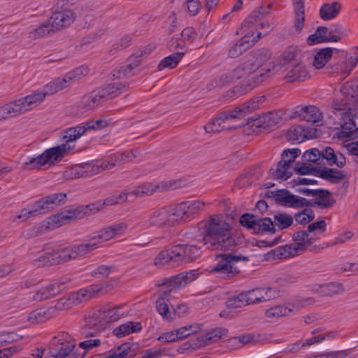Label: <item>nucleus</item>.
Wrapping results in <instances>:
<instances>
[{"instance_id": "30", "label": "nucleus", "mask_w": 358, "mask_h": 358, "mask_svg": "<svg viewBox=\"0 0 358 358\" xmlns=\"http://www.w3.org/2000/svg\"><path fill=\"white\" fill-rule=\"evenodd\" d=\"M296 113L303 120L310 122H318L322 118V113L314 106H299Z\"/></svg>"}, {"instance_id": "7", "label": "nucleus", "mask_w": 358, "mask_h": 358, "mask_svg": "<svg viewBox=\"0 0 358 358\" xmlns=\"http://www.w3.org/2000/svg\"><path fill=\"white\" fill-rule=\"evenodd\" d=\"M271 289H255L241 293L238 296L230 299L227 306L231 308H239L249 304L259 303L268 300V292Z\"/></svg>"}, {"instance_id": "4", "label": "nucleus", "mask_w": 358, "mask_h": 358, "mask_svg": "<svg viewBox=\"0 0 358 358\" xmlns=\"http://www.w3.org/2000/svg\"><path fill=\"white\" fill-rule=\"evenodd\" d=\"M259 63L256 64L254 57L249 58L245 62L237 66L232 71L220 76L215 80L216 87H222L238 79L250 77L248 84L245 86V91L250 90L261 83L264 81L268 76L278 71L280 65H271L264 71V69L251 75L258 69Z\"/></svg>"}, {"instance_id": "11", "label": "nucleus", "mask_w": 358, "mask_h": 358, "mask_svg": "<svg viewBox=\"0 0 358 358\" xmlns=\"http://www.w3.org/2000/svg\"><path fill=\"white\" fill-rule=\"evenodd\" d=\"M205 207V203L200 200H189L172 206L173 219L176 222L189 219L201 212Z\"/></svg>"}, {"instance_id": "43", "label": "nucleus", "mask_w": 358, "mask_h": 358, "mask_svg": "<svg viewBox=\"0 0 358 358\" xmlns=\"http://www.w3.org/2000/svg\"><path fill=\"white\" fill-rule=\"evenodd\" d=\"M227 334V330L224 328H217L213 329L201 337V345H209L212 343L217 342Z\"/></svg>"}, {"instance_id": "34", "label": "nucleus", "mask_w": 358, "mask_h": 358, "mask_svg": "<svg viewBox=\"0 0 358 358\" xmlns=\"http://www.w3.org/2000/svg\"><path fill=\"white\" fill-rule=\"evenodd\" d=\"M142 325L138 322H128L113 329V334L118 338L126 336L130 334L138 332Z\"/></svg>"}, {"instance_id": "20", "label": "nucleus", "mask_w": 358, "mask_h": 358, "mask_svg": "<svg viewBox=\"0 0 358 358\" xmlns=\"http://www.w3.org/2000/svg\"><path fill=\"white\" fill-rule=\"evenodd\" d=\"M76 219L74 210H71L48 217L43 221V226L46 229L52 230Z\"/></svg>"}, {"instance_id": "3", "label": "nucleus", "mask_w": 358, "mask_h": 358, "mask_svg": "<svg viewBox=\"0 0 358 358\" xmlns=\"http://www.w3.org/2000/svg\"><path fill=\"white\" fill-rule=\"evenodd\" d=\"M341 96L333 103V108L342 112L346 121L341 126L339 136L342 138H356L358 137V126L351 117L350 110L358 107V84L345 83L341 90Z\"/></svg>"}, {"instance_id": "47", "label": "nucleus", "mask_w": 358, "mask_h": 358, "mask_svg": "<svg viewBox=\"0 0 358 358\" xmlns=\"http://www.w3.org/2000/svg\"><path fill=\"white\" fill-rule=\"evenodd\" d=\"M296 20L294 26V30L296 34H299L301 31L304 26V9L303 4L301 2V0H296V4H294Z\"/></svg>"}, {"instance_id": "27", "label": "nucleus", "mask_w": 358, "mask_h": 358, "mask_svg": "<svg viewBox=\"0 0 358 358\" xmlns=\"http://www.w3.org/2000/svg\"><path fill=\"white\" fill-rule=\"evenodd\" d=\"M43 88L35 91L34 92L25 96L20 97L25 112H28L41 104L46 96Z\"/></svg>"}, {"instance_id": "56", "label": "nucleus", "mask_w": 358, "mask_h": 358, "mask_svg": "<svg viewBox=\"0 0 358 358\" xmlns=\"http://www.w3.org/2000/svg\"><path fill=\"white\" fill-rule=\"evenodd\" d=\"M52 312V308L49 310H36L29 315L28 320L31 322H43L50 318Z\"/></svg>"}, {"instance_id": "39", "label": "nucleus", "mask_w": 358, "mask_h": 358, "mask_svg": "<svg viewBox=\"0 0 358 358\" xmlns=\"http://www.w3.org/2000/svg\"><path fill=\"white\" fill-rule=\"evenodd\" d=\"M61 291V288L57 284H50L40 289L34 296L36 301L45 300L55 296Z\"/></svg>"}, {"instance_id": "16", "label": "nucleus", "mask_w": 358, "mask_h": 358, "mask_svg": "<svg viewBox=\"0 0 358 358\" xmlns=\"http://www.w3.org/2000/svg\"><path fill=\"white\" fill-rule=\"evenodd\" d=\"M273 198L278 203L292 208L303 207L308 203L306 199L294 195L286 189L275 191L273 193Z\"/></svg>"}, {"instance_id": "12", "label": "nucleus", "mask_w": 358, "mask_h": 358, "mask_svg": "<svg viewBox=\"0 0 358 358\" xmlns=\"http://www.w3.org/2000/svg\"><path fill=\"white\" fill-rule=\"evenodd\" d=\"M176 188L175 181H159L155 182H146L137 187L135 189L129 191L130 196H149L155 192L168 191Z\"/></svg>"}, {"instance_id": "42", "label": "nucleus", "mask_w": 358, "mask_h": 358, "mask_svg": "<svg viewBox=\"0 0 358 358\" xmlns=\"http://www.w3.org/2000/svg\"><path fill=\"white\" fill-rule=\"evenodd\" d=\"M334 50V49L331 48H326L320 50L314 57L313 62V66L317 69L323 68L332 57Z\"/></svg>"}, {"instance_id": "36", "label": "nucleus", "mask_w": 358, "mask_h": 358, "mask_svg": "<svg viewBox=\"0 0 358 358\" xmlns=\"http://www.w3.org/2000/svg\"><path fill=\"white\" fill-rule=\"evenodd\" d=\"M126 87L124 84L120 82H114L106 86L97 89L99 94H103V101L117 96Z\"/></svg>"}, {"instance_id": "6", "label": "nucleus", "mask_w": 358, "mask_h": 358, "mask_svg": "<svg viewBox=\"0 0 358 358\" xmlns=\"http://www.w3.org/2000/svg\"><path fill=\"white\" fill-rule=\"evenodd\" d=\"M239 260L236 256L224 254L219 255L216 258V264L209 270V272L221 278H230L239 272L234 264Z\"/></svg>"}, {"instance_id": "57", "label": "nucleus", "mask_w": 358, "mask_h": 358, "mask_svg": "<svg viewBox=\"0 0 358 358\" xmlns=\"http://www.w3.org/2000/svg\"><path fill=\"white\" fill-rule=\"evenodd\" d=\"M308 304V301L302 298H296L286 303L285 308L288 310L287 315L295 314L303 307Z\"/></svg>"}, {"instance_id": "13", "label": "nucleus", "mask_w": 358, "mask_h": 358, "mask_svg": "<svg viewBox=\"0 0 358 358\" xmlns=\"http://www.w3.org/2000/svg\"><path fill=\"white\" fill-rule=\"evenodd\" d=\"M264 14L260 10L253 11L244 21L241 28V34L247 33L248 31L253 29L254 36H257L259 32L261 33V35H266L271 29V25L268 22H263L256 25Z\"/></svg>"}, {"instance_id": "17", "label": "nucleus", "mask_w": 358, "mask_h": 358, "mask_svg": "<svg viewBox=\"0 0 358 358\" xmlns=\"http://www.w3.org/2000/svg\"><path fill=\"white\" fill-rule=\"evenodd\" d=\"M244 34V36L230 48L229 51L230 57L236 58L238 57L253 45L261 37V33L259 32L257 34V36H254L253 29Z\"/></svg>"}, {"instance_id": "24", "label": "nucleus", "mask_w": 358, "mask_h": 358, "mask_svg": "<svg viewBox=\"0 0 358 358\" xmlns=\"http://www.w3.org/2000/svg\"><path fill=\"white\" fill-rule=\"evenodd\" d=\"M317 136V131L313 128L305 129L301 126L294 127L287 133V138L293 143H299L307 139Z\"/></svg>"}, {"instance_id": "51", "label": "nucleus", "mask_w": 358, "mask_h": 358, "mask_svg": "<svg viewBox=\"0 0 358 358\" xmlns=\"http://www.w3.org/2000/svg\"><path fill=\"white\" fill-rule=\"evenodd\" d=\"M328 33V29L324 27H318L316 31L307 38V43L309 45H313L315 44L326 42L327 34Z\"/></svg>"}, {"instance_id": "19", "label": "nucleus", "mask_w": 358, "mask_h": 358, "mask_svg": "<svg viewBox=\"0 0 358 358\" xmlns=\"http://www.w3.org/2000/svg\"><path fill=\"white\" fill-rule=\"evenodd\" d=\"M25 113L20 98H18L0 106V121L15 118Z\"/></svg>"}, {"instance_id": "1", "label": "nucleus", "mask_w": 358, "mask_h": 358, "mask_svg": "<svg viewBox=\"0 0 358 358\" xmlns=\"http://www.w3.org/2000/svg\"><path fill=\"white\" fill-rule=\"evenodd\" d=\"M113 238H116L110 227H107L97 231L87 243L47 252L45 256L41 255L38 259H36L35 264L40 266L68 262L85 255L97 248L101 243Z\"/></svg>"}, {"instance_id": "63", "label": "nucleus", "mask_w": 358, "mask_h": 358, "mask_svg": "<svg viewBox=\"0 0 358 358\" xmlns=\"http://www.w3.org/2000/svg\"><path fill=\"white\" fill-rule=\"evenodd\" d=\"M166 296H162L156 301V308L158 313L163 317V318L169 320L171 319V314L166 299Z\"/></svg>"}, {"instance_id": "33", "label": "nucleus", "mask_w": 358, "mask_h": 358, "mask_svg": "<svg viewBox=\"0 0 358 358\" xmlns=\"http://www.w3.org/2000/svg\"><path fill=\"white\" fill-rule=\"evenodd\" d=\"M101 287L98 285H91L86 289H81L76 293L72 294L77 304L95 297L100 292Z\"/></svg>"}, {"instance_id": "55", "label": "nucleus", "mask_w": 358, "mask_h": 358, "mask_svg": "<svg viewBox=\"0 0 358 358\" xmlns=\"http://www.w3.org/2000/svg\"><path fill=\"white\" fill-rule=\"evenodd\" d=\"M226 124V122L222 119V115L220 114L217 118L209 122L204 129L208 133H217L224 129Z\"/></svg>"}, {"instance_id": "60", "label": "nucleus", "mask_w": 358, "mask_h": 358, "mask_svg": "<svg viewBox=\"0 0 358 358\" xmlns=\"http://www.w3.org/2000/svg\"><path fill=\"white\" fill-rule=\"evenodd\" d=\"M171 255L169 250L162 251L154 260V264L159 268L164 266L171 267Z\"/></svg>"}, {"instance_id": "18", "label": "nucleus", "mask_w": 358, "mask_h": 358, "mask_svg": "<svg viewBox=\"0 0 358 358\" xmlns=\"http://www.w3.org/2000/svg\"><path fill=\"white\" fill-rule=\"evenodd\" d=\"M76 17L71 10H63L55 13L49 19V22L54 32L61 30L71 24Z\"/></svg>"}, {"instance_id": "5", "label": "nucleus", "mask_w": 358, "mask_h": 358, "mask_svg": "<svg viewBox=\"0 0 358 358\" xmlns=\"http://www.w3.org/2000/svg\"><path fill=\"white\" fill-rule=\"evenodd\" d=\"M74 148V145H68L64 142L62 144L48 148L38 155L28 157L22 164V169L24 171L41 169L44 166H52L62 160L66 154Z\"/></svg>"}, {"instance_id": "26", "label": "nucleus", "mask_w": 358, "mask_h": 358, "mask_svg": "<svg viewBox=\"0 0 358 358\" xmlns=\"http://www.w3.org/2000/svg\"><path fill=\"white\" fill-rule=\"evenodd\" d=\"M101 101H103V94H99L98 90H96L84 95L78 103V107L83 112H87L94 109Z\"/></svg>"}, {"instance_id": "29", "label": "nucleus", "mask_w": 358, "mask_h": 358, "mask_svg": "<svg viewBox=\"0 0 358 358\" xmlns=\"http://www.w3.org/2000/svg\"><path fill=\"white\" fill-rule=\"evenodd\" d=\"M318 237L308 231H299L294 234L293 240L295 246L302 252L306 250Z\"/></svg>"}, {"instance_id": "53", "label": "nucleus", "mask_w": 358, "mask_h": 358, "mask_svg": "<svg viewBox=\"0 0 358 358\" xmlns=\"http://www.w3.org/2000/svg\"><path fill=\"white\" fill-rule=\"evenodd\" d=\"M108 355V358H129L134 355V352L129 343H124Z\"/></svg>"}, {"instance_id": "25", "label": "nucleus", "mask_w": 358, "mask_h": 358, "mask_svg": "<svg viewBox=\"0 0 358 358\" xmlns=\"http://www.w3.org/2000/svg\"><path fill=\"white\" fill-rule=\"evenodd\" d=\"M310 78L306 67L301 62L292 64L287 69L286 78L289 82L304 81Z\"/></svg>"}, {"instance_id": "48", "label": "nucleus", "mask_w": 358, "mask_h": 358, "mask_svg": "<svg viewBox=\"0 0 358 358\" xmlns=\"http://www.w3.org/2000/svg\"><path fill=\"white\" fill-rule=\"evenodd\" d=\"M52 33H55L49 22L44 23L41 26L34 29L29 33V38L32 40L38 39L41 38L46 37Z\"/></svg>"}, {"instance_id": "14", "label": "nucleus", "mask_w": 358, "mask_h": 358, "mask_svg": "<svg viewBox=\"0 0 358 358\" xmlns=\"http://www.w3.org/2000/svg\"><path fill=\"white\" fill-rule=\"evenodd\" d=\"M172 206L164 207L153 211L150 214L143 225L148 228L150 227H162L166 224H173L176 220L173 219Z\"/></svg>"}, {"instance_id": "38", "label": "nucleus", "mask_w": 358, "mask_h": 358, "mask_svg": "<svg viewBox=\"0 0 358 358\" xmlns=\"http://www.w3.org/2000/svg\"><path fill=\"white\" fill-rule=\"evenodd\" d=\"M130 152L115 154L110 157L101 159L105 171L110 170L117 165L125 163L129 160Z\"/></svg>"}, {"instance_id": "50", "label": "nucleus", "mask_w": 358, "mask_h": 358, "mask_svg": "<svg viewBox=\"0 0 358 358\" xmlns=\"http://www.w3.org/2000/svg\"><path fill=\"white\" fill-rule=\"evenodd\" d=\"M293 170V167L279 162L277 168L273 172V175L277 180H286L291 177Z\"/></svg>"}, {"instance_id": "41", "label": "nucleus", "mask_w": 358, "mask_h": 358, "mask_svg": "<svg viewBox=\"0 0 358 358\" xmlns=\"http://www.w3.org/2000/svg\"><path fill=\"white\" fill-rule=\"evenodd\" d=\"M315 291L324 295L332 296L343 292L344 287L339 282H329L315 285Z\"/></svg>"}, {"instance_id": "31", "label": "nucleus", "mask_w": 358, "mask_h": 358, "mask_svg": "<svg viewBox=\"0 0 358 358\" xmlns=\"http://www.w3.org/2000/svg\"><path fill=\"white\" fill-rule=\"evenodd\" d=\"M96 313L102 322H104L106 328L110 323L116 322L123 315V313L118 307L104 308L97 311Z\"/></svg>"}, {"instance_id": "62", "label": "nucleus", "mask_w": 358, "mask_h": 358, "mask_svg": "<svg viewBox=\"0 0 358 358\" xmlns=\"http://www.w3.org/2000/svg\"><path fill=\"white\" fill-rule=\"evenodd\" d=\"M130 196L129 191L121 192L118 194L111 195L103 199L106 206L117 205L125 202Z\"/></svg>"}, {"instance_id": "52", "label": "nucleus", "mask_w": 358, "mask_h": 358, "mask_svg": "<svg viewBox=\"0 0 358 358\" xmlns=\"http://www.w3.org/2000/svg\"><path fill=\"white\" fill-rule=\"evenodd\" d=\"M171 255V267H177L180 265L185 264V261L184 258V250L181 245H175L170 249Z\"/></svg>"}, {"instance_id": "40", "label": "nucleus", "mask_w": 358, "mask_h": 358, "mask_svg": "<svg viewBox=\"0 0 358 358\" xmlns=\"http://www.w3.org/2000/svg\"><path fill=\"white\" fill-rule=\"evenodd\" d=\"M341 10V5L337 2L324 4L320 9V15L324 20L335 18Z\"/></svg>"}, {"instance_id": "15", "label": "nucleus", "mask_w": 358, "mask_h": 358, "mask_svg": "<svg viewBox=\"0 0 358 358\" xmlns=\"http://www.w3.org/2000/svg\"><path fill=\"white\" fill-rule=\"evenodd\" d=\"M65 198V194H53L36 201L32 205L31 208L35 216L45 213L60 205Z\"/></svg>"}, {"instance_id": "28", "label": "nucleus", "mask_w": 358, "mask_h": 358, "mask_svg": "<svg viewBox=\"0 0 358 358\" xmlns=\"http://www.w3.org/2000/svg\"><path fill=\"white\" fill-rule=\"evenodd\" d=\"M103 200H99L87 206H79L74 210L76 218L82 219L85 216H90L97 213L106 208Z\"/></svg>"}, {"instance_id": "49", "label": "nucleus", "mask_w": 358, "mask_h": 358, "mask_svg": "<svg viewBox=\"0 0 358 358\" xmlns=\"http://www.w3.org/2000/svg\"><path fill=\"white\" fill-rule=\"evenodd\" d=\"M184 55V52H175L166 57H165L161 62L159 64V69L163 70L166 68L173 69L175 68L179 62L181 60Z\"/></svg>"}, {"instance_id": "46", "label": "nucleus", "mask_w": 358, "mask_h": 358, "mask_svg": "<svg viewBox=\"0 0 358 358\" xmlns=\"http://www.w3.org/2000/svg\"><path fill=\"white\" fill-rule=\"evenodd\" d=\"M277 255L280 258L288 259L299 255L301 252L295 246V243L287 244L280 246L275 250Z\"/></svg>"}, {"instance_id": "8", "label": "nucleus", "mask_w": 358, "mask_h": 358, "mask_svg": "<svg viewBox=\"0 0 358 358\" xmlns=\"http://www.w3.org/2000/svg\"><path fill=\"white\" fill-rule=\"evenodd\" d=\"M108 125V122L103 119L90 121L82 125L69 128L64 132L62 139L63 141L67 143L68 145H75V141L87 130H101Z\"/></svg>"}, {"instance_id": "58", "label": "nucleus", "mask_w": 358, "mask_h": 358, "mask_svg": "<svg viewBox=\"0 0 358 358\" xmlns=\"http://www.w3.org/2000/svg\"><path fill=\"white\" fill-rule=\"evenodd\" d=\"M274 225L280 229L288 228L293 223L291 215L285 213H278L273 217Z\"/></svg>"}, {"instance_id": "37", "label": "nucleus", "mask_w": 358, "mask_h": 358, "mask_svg": "<svg viewBox=\"0 0 358 358\" xmlns=\"http://www.w3.org/2000/svg\"><path fill=\"white\" fill-rule=\"evenodd\" d=\"M322 157L328 162L330 165H336L338 167H343L345 164V158L341 153H336L330 148H326L322 152Z\"/></svg>"}, {"instance_id": "59", "label": "nucleus", "mask_w": 358, "mask_h": 358, "mask_svg": "<svg viewBox=\"0 0 358 358\" xmlns=\"http://www.w3.org/2000/svg\"><path fill=\"white\" fill-rule=\"evenodd\" d=\"M81 177H85L82 164L71 166L63 173V178L65 180H73Z\"/></svg>"}, {"instance_id": "10", "label": "nucleus", "mask_w": 358, "mask_h": 358, "mask_svg": "<svg viewBox=\"0 0 358 358\" xmlns=\"http://www.w3.org/2000/svg\"><path fill=\"white\" fill-rule=\"evenodd\" d=\"M263 100L264 97L255 98L240 105L233 110H229L223 112L221 113L222 119L227 124L232 123L236 120H241L250 113L258 109L260 103L263 102Z\"/></svg>"}, {"instance_id": "54", "label": "nucleus", "mask_w": 358, "mask_h": 358, "mask_svg": "<svg viewBox=\"0 0 358 358\" xmlns=\"http://www.w3.org/2000/svg\"><path fill=\"white\" fill-rule=\"evenodd\" d=\"M184 250V258L185 263L192 262L201 255V247L195 245H181Z\"/></svg>"}, {"instance_id": "32", "label": "nucleus", "mask_w": 358, "mask_h": 358, "mask_svg": "<svg viewBox=\"0 0 358 358\" xmlns=\"http://www.w3.org/2000/svg\"><path fill=\"white\" fill-rule=\"evenodd\" d=\"M334 337V333H328L326 335H318L314 336L311 338H309L304 341H299L294 344L289 345V351L290 352H297L300 350L302 348L310 346L314 343H318L322 342L326 339H330Z\"/></svg>"}, {"instance_id": "45", "label": "nucleus", "mask_w": 358, "mask_h": 358, "mask_svg": "<svg viewBox=\"0 0 358 358\" xmlns=\"http://www.w3.org/2000/svg\"><path fill=\"white\" fill-rule=\"evenodd\" d=\"M82 166L85 177H91L105 171L101 160L82 164Z\"/></svg>"}, {"instance_id": "9", "label": "nucleus", "mask_w": 358, "mask_h": 358, "mask_svg": "<svg viewBox=\"0 0 358 358\" xmlns=\"http://www.w3.org/2000/svg\"><path fill=\"white\" fill-rule=\"evenodd\" d=\"M76 346V341L66 332H61L53 338L50 344L52 355L55 358H64L70 355Z\"/></svg>"}, {"instance_id": "23", "label": "nucleus", "mask_w": 358, "mask_h": 358, "mask_svg": "<svg viewBox=\"0 0 358 358\" xmlns=\"http://www.w3.org/2000/svg\"><path fill=\"white\" fill-rule=\"evenodd\" d=\"M106 329L98 314L94 313L86 319L85 324L82 329V334L85 336H94Z\"/></svg>"}, {"instance_id": "35", "label": "nucleus", "mask_w": 358, "mask_h": 358, "mask_svg": "<svg viewBox=\"0 0 358 358\" xmlns=\"http://www.w3.org/2000/svg\"><path fill=\"white\" fill-rule=\"evenodd\" d=\"M70 83L65 74L63 77L55 78L46 84L43 90L46 95L53 94L69 85Z\"/></svg>"}, {"instance_id": "64", "label": "nucleus", "mask_w": 358, "mask_h": 358, "mask_svg": "<svg viewBox=\"0 0 358 358\" xmlns=\"http://www.w3.org/2000/svg\"><path fill=\"white\" fill-rule=\"evenodd\" d=\"M301 151L297 148L288 149L282 153V159L280 162L292 166L296 158L300 155Z\"/></svg>"}, {"instance_id": "22", "label": "nucleus", "mask_w": 358, "mask_h": 358, "mask_svg": "<svg viewBox=\"0 0 358 358\" xmlns=\"http://www.w3.org/2000/svg\"><path fill=\"white\" fill-rule=\"evenodd\" d=\"M281 121L282 113L271 112L258 117L252 123L250 122H249V123L256 127H263L264 129H272L277 127Z\"/></svg>"}, {"instance_id": "44", "label": "nucleus", "mask_w": 358, "mask_h": 358, "mask_svg": "<svg viewBox=\"0 0 358 358\" xmlns=\"http://www.w3.org/2000/svg\"><path fill=\"white\" fill-rule=\"evenodd\" d=\"M200 331L201 326L196 323L174 329L177 341H181L191 336L192 334L199 332Z\"/></svg>"}, {"instance_id": "2", "label": "nucleus", "mask_w": 358, "mask_h": 358, "mask_svg": "<svg viewBox=\"0 0 358 358\" xmlns=\"http://www.w3.org/2000/svg\"><path fill=\"white\" fill-rule=\"evenodd\" d=\"M201 243L212 250H227L232 243V228L221 215H213L199 224Z\"/></svg>"}, {"instance_id": "21", "label": "nucleus", "mask_w": 358, "mask_h": 358, "mask_svg": "<svg viewBox=\"0 0 358 358\" xmlns=\"http://www.w3.org/2000/svg\"><path fill=\"white\" fill-rule=\"evenodd\" d=\"M76 219L74 210H71L48 217L43 221V226L46 229L52 230Z\"/></svg>"}, {"instance_id": "61", "label": "nucleus", "mask_w": 358, "mask_h": 358, "mask_svg": "<svg viewBox=\"0 0 358 358\" xmlns=\"http://www.w3.org/2000/svg\"><path fill=\"white\" fill-rule=\"evenodd\" d=\"M287 310L284 305L275 306L265 312V316L270 320H275L281 317L287 316Z\"/></svg>"}]
</instances>
